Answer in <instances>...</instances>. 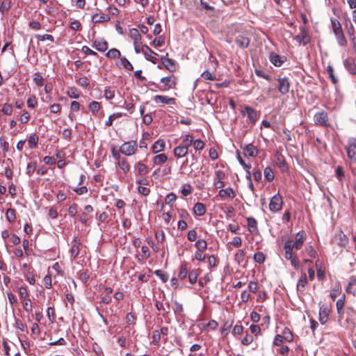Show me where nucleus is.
<instances>
[{"instance_id":"nucleus-1","label":"nucleus","mask_w":356,"mask_h":356,"mask_svg":"<svg viewBox=\"0 0 356 356\" xmlns=\"http://www.w3.org/2000/svg\"><path fill=\"white\" fill-rule=\"evenodd\" d=\"M307 238V235L304 232H298L294 238H289L283 241V250L284 251V258L290 261L291 265L296 270L299 269V259L294 250H299L303 246Z\"/></svg>"},{"instance_id":"nucleus-2","label":"nucleus","mask_w":356,"mask_h":356,"mask_svg":"<svg viewBox=\"0 0 356 356\" xmlns=\"http://www.w3.org/2000/svg\"><path fill=\"white\" fill-rule=\"evenodd\" d=\"M332 26L334 33L339 45L345 46L347 41L342 31L341 25L337 19L332 20Z\"/></svg>"},{"instance_id":"nucleus-3","label":"nucleus","mask_w":356,"mask_h":356,"mask_svg":"<svg viewBox=\"0 0 356 356\" xmlns=\"http://www.w3.org/2000/svg\"><path fill=\"white\" fill-rule=\"evenodd\" d=\"M136 150L137 142L136 140L124 143L120 147V152L128 156L134 154Z\"/></svg>"},{"instance_id":"nucleus-4","label":"nucleus","mask_w":356,"mask_h":356,"mask_svg":"<svg viewBox=\"0 0 356 356\" xmlns=\"http://www.w3.org/2000/svg\"><path fill=\"white\" fill-rule=\"evenodd\" d=\"M314 122L318 126L323 127H329L330 126L327 113L324 111L318 112L314 115Z\"/></svg>"},{"instance_id":"nucleus-5","label":"nucleus","mask_w":356,"mask_h":356,"mask_svg":"<svg viewBox=\"0 0 356 356\" xmlns=\"http://www.w3.org/2000/svg\"><path fill=\"white\" fill-rule=\"evenodd\" d=\"M283 204L282 196L277 193L272 197L269 203V209L272 212H277L281 210Z\"/></svg>"},{"instance_id":"nucleus-6","label":"nucleus","mask_w":356,"mask_h":356,"mask_svg":"<svg viewBox=\"0 0 356 356\" xmlns=\"http://www.w3.org/2000/svg\"><path fill=\"white\" fill-rule=\"evenodd\" d=\"M247 114L248 122L254 124L258 120V114L255 110L249 106H245L244 109L241 111V114L245 115Z\"/></svg>"},{"instance_id":"nucleus-7","label":"nucleus","mask_w":356,"mask_h":356,"mask_svg":"<svg viewBox=\"0 0 356 356\" xmlns=\"http://www.w3.org/2000/svg\"><path fill=\"white\" fill-rule=\"evenodd\" d=\"M346 150L348 157L356 163V138H350L348 139Z\"/></svg>"},{"instance_id":"nucleus-8","label":"nucleus","mask_w":356,"mask_h":356,"mask_svg":"<svg viewBox=\"0 0 356 356\" xmlns=\"http://www.w3.org/2000/svg\"><path fill=\"white\" fill-rule=\"evenodd\" d=\"M225 178V173L221 170H218L215 172L213 185L217 188H222L225 186L224 179Z\"/></svg>"},{"instance_id":"nucleus-9","label":"nucleus","mask_w":356,"mask_h":356,"mask_svg":"<svg viewBox=\"0 0 356 356\" xmlns=\"http://www.w3.org/2000/svg\"><path fill=\"white\" fill-rule=\"evenodd\" d=\"M142 53L147 60L156 63L159 55L153 51L147 45L145 44L142 47Z\"/></svg>"},{"instance_id":"nucleus-10","label":"nucleus","mask_w":356,"mask_h":356,"mask_svg":"<svg viewBox=\"0 0 356 356\" xmlns=\"http://www.w3.org/2000/svg\"><path fill=\"white\" fill-rule=\"evenodd\" d=\"M161 82L163 83L166 88H160V90L165 91L168 89L175 88L177 85V78L175 76L163 77L161 79Z\"/></svg>"},{"instance_id":"nucleus-11","label":"nucleus","mask_w":356,"mask_h":356,"mask_svg":"<svg viewBox=\"0 0 356 356\" xmlns=\"http://www.w3.org/2000/svg\"><path fill=\"white\" fill-rule=\"evenodd\" d=\"M330 313V309L327 305H323L319 308V321L322 325L326 323Z\"/></svg>"},{"instance_id":"nucleus-12","label":"nucleus","mask_w":356,"mask_h":356,"mask_svg":"<svg viewBox=\"0 0 356 356\" xmlns=\"http://www.w3.org/2000/svg\"><path fill=\"white\" fill-rule=\"evenodd\" d=\"M290 88V83L286 77L280 78L278 79V90L279 92L285 95L289 92Z\"/></svg>"},{"instance_id":"nucleus-13","label":"nucleus","mask_w":356,"mask_h":356,"mask_svg":"<svg viewBox=\"0 0 356 356\" xmlns=\"http://www.w3.org/2000/svg\"><path fill=\"white\" fill-rule=\"evenodd\" d=\"M168 56V54L167 53L165 56H161V60L165 67L170 72H172L176 70L175 60L172 58H169Z\"/></svg>"},{"instance_id":"nucleus-14","label":"nucleus","mask_w":356,"mask_h":356,"mask_svg":"<svg viewBox=\"0 0 356 356\" xmlns=\"http://www.w3.org/2000/svg\"><path fill=\"white\" fill-rule=\"evenodd\" d=\"M243 150L245 156L255 157L259 153L257 148L251 143L245 145Z\"/></svg>"},{"instance_id":"nucleus-15","label":"nucleus","mask_w":356,"mask_h":356,"mask_svg":"<svg viewBox=\"0 0 356 356\" xmlns=\"http://www.w3.org/2000/svg\"><path fill=\"white\" fill-rule=\"evenodd\" d=\"M154 101L155 103H162L165 104H175V99L172 97H169L165 95H155L154 97Z\"/></svg>"},{"instance_id":"nucleus-16","label":"nucleus","mask_w":356,"mask_h":356,"mask_svg":"<svg viewBox=\"0 0 356 356\" xmlns=\"http://www.w3.org/2000/svg\"><path fill=\"white\" fill-rule=\"evenodd\" d=\"M295 40L300 44H302L303 45H306L309 42V39L305 27H302L300 29V33L296 36Z\"/></svg>"},{"instance_id":"nucleus-17","label":"nucleus","mask_w":356,"mask_h":356,"mask_svg":"<svg viewBox=\"0 0 356 356\" xmlns=\"http://www.w3.org/2000/svg\"><path fill=\"white\" fill-rule=\"evenodd\" d=\"M218 195L222 199H225L226 197H229L230 199H234L236 197V193L231 187H227L225 189L220 188L218 193Z\"/></svg>"},{"instance_id":"nucleus-18","label":"nucleus","mask_w":356,"mask_h":356,"mask_svg":"<svg viewBox=\"0 0 356 356\" xmlns=\"http://www.w3.org/2000/svg\"><path fill=\"white\" fill-rule=\"evenodd\" d=\"M346 291L353 295L356 294V276L352 275L349 277Z\"/></svg>"},{"instance_id":"nucleus-19","label":"nucleus","mask_w":356,"mask_h":356,"mask_svg":"<svg viewBox=\"0 0 356 356\" xmlns=\"http://www.w3.org/2000/svg\"><path fill=\"white\" fill-rule=\"evenodd\" d=\"M165 147V143L162 139L157 140L152 145V150L154 153L156 154L163 152Z\"/></svg>"},{"instance_id":"nucleus-20","label":"nucleus","mask_w":356,"mask_h":356,"mask_svg":"<svg viewBox=\"0 0 356 356\" xmlns=\"http://www.w3.org/2000/svg\"><path fill=\"white\" fill-rule=\"evenodd\" d=\"M92 47L97 51L104 52L108 49V42L104 40H96L94 41Z\"/></svg>"},{"instance_id":"nucleus-21","label":"nucleus","mask_w":356,"mask_h":356,"mask_svg":"<svg viewBox=\"0 0 356 356\" xmlns=\"http://www.w3.org/2000/svg\"><path fill=\"white\" fill-rule=\"evenodd\" d=\"M235 42L240 48L245 49L249 46L250 40L243 35H238L236 38Z\"/></svg>"},{"instance_id":"nucleus-22","label":"nucleus","mask_w":356,"mask_h":356,"mask_svg":"<svg viewBox=\"0 0 356 356\" xmlns=\"http://www.w3.org/2000/svg\"><path fill=\"white\" fill-rule=\"evenodd\" d=\"M206 207L203 203L197 202L193 207V213L195 216H202L206 213Z\"/></svg>"},{"instance_id":"nucleus-23","label":"nucleus","mask_w":356,"mask_h":356,"mask_svg":"<svg viewBox=\"0 0 356 356\" xmlns=\"http://www.w3.org/2000/svg\"><path fill=\"white\" fill-rule=\"evenodd\" d=\"M81 246V242L75 239L74 241V244L72 245L70 250V256L72 259H75L79 255Z\"/></svg>"},{"instance_id":"nucleus-24","label":"nucleus","mask_w":356,"mask_h":356,"mask_svg":"<svg viewBox=\"0 0 356 356\" xmlns=\"http://www.w3.org/2000/svg\"><path fill=\"white\" fill-rule=\"evenodd\" d=\"M248 230L250 233L256 234L258 232L257 222L255 218L249 217L247 219Z\"/></svg>"},{"instance_id":"nucleus-25","label":"nucleus","mask_w":356,"mask_h":356,"mask_svg":"<svg viewBox=\"0 0 356 356\" xmlns=\"http://www.w3.org/2000/svg\"><path fill=\"white\" fill-rule=\"evenodd\" d=\"M270 60L275 66L280 67L283 64L284 58L276 54L272 53L270 55Z\"/></svg>"},{"instance_id":"nucleus-26","label":"nucleus","mask_w":356,"mask_h":356,"mask_svg":"<svg viewBox=\"0 0 356 356\" xmlns=\"http://www.w3.org/2000/svg\"><path fill=\"white\" fill-rule=\"evenodd\" d=\"M188 147L182 145L177 146L174 149L175 156L178 158H182L188 154Z\"/></svg>"},{"instance_id":"nucleus-27","label":"nucleus","mask_w":356,"mask_h":356,"mask_svg":"<svg viewBox=\"0 0 356 356\" xmlns=\"http://www.w3.org/2000/svg\"><path fill=\"white\" fill-rule=\"evenodd\" d=\"M307 278L306 273H302V275L298 282L297 286H296L297 291L302 292L305 290V286L307 285Z\"/></svg>"},{"instance_id":"nucleus-28","label":"nucleus","mask_w":356,"mask_h":356,"mask_svg":"<svg viewBox=\"0 0 356 356\" xmlns=\"http://www.w3.org/2000/svg\"><path fill=\"white\" fill-rule=\"evenodd\" d=\"M129 36L134 40V43H138L142 38L139 31L136 28H133L129 30Z\"/></svg>"},{"instance_id":"nucleus-29","label":"nucleus","mask_w":356,"mask_h":356,"mask_svg":"<svg viewBox=\"0 0 356 356\" xmlns=\"http://www.w3.org/2000/svg\"><path fill=\"white\" fill-rule=\"evenodd\" d=\"M110 19H111L110 17L108 15H106L104 13L102 14L100 16H99L98 14H95L92 17V21L95 24L108 22Z\"/></svg>"},{"instance_id":"nucleus-30","label":"nucleus","mask_w":356,"mask_h":356,"mask_svg":"<svg viewBox=\"0 0 356 356\" xmlns=\"http://www.w3.org/2000/svg\"><path fill=\"white\" fill-rule=\"evenodd\" d=\"M154 163L156 165H161L165 163L168 160V156L165 154H160L154 157Z\"/></svg>"},{"instance_id":"nucleus-31","label":"nucleus","mask_w":356,"mask_h":356,"mask_svg":"<svg viewBox=\"0 0 356 356\" xmlns=\"http://www.w3.org/2000/svg\"><path fill=\"white\" fill-rule=\"evenodd\" d=\"M6 218L10 222H13L16 218V211L13 209H8L6 211Z\"/></svg>"},{"instance_id":"nucleus-32","label":"nucleus","mask_w":356,"mask_h":356,"mask_svg":"<svg viewBox=\"0 0 356 356\" xmlns=\"http://www.w3.org/2000/svg\"><path fill=\"white\" fill-rule=\"evenodd\" d=\"M89 109L93 115H96L101 108L100 103L96 101H92L89 104Z\"/></svg>"},{"instance_id":"nucleus-33","label":"nucleus","mask_w":356,"mask_h":356,"mask_svg":"<svg viewBox=\"0 0 356 356\" xmlns=\"http://www.w3.org/2000/svg\"><path fill=\"white\" fill-rule=\"evenodd\" d=\"M344 65L349 72L352 74H356V65L348 60L344 61Z\"/></svg>"},{"instance_id":"nucleus-34","label":"nucleus","mask_w":356,"mask_h":356,"mask_svg":"<svg viewBox=\"0 0 356 356\" xmlns=\"http://www.w3.org/2000/svg\"><path fill=\"white\" fill-rule=\"evenodd\" d=\"M264 174L265 179L268 181L270 182V181H272L274 179V177H275L274 173H273L272 169L270 167H266L264 169Z\"/></svg>"},{"instance_id":"nucleus-35","label":"nucleus","mask_w":356,"mask_h":356,"mask_svg":"<svg viewBox=\"0 0 356 356\" xmlns=\"http://www.w3.org/2000/svg\"><path fill=\"white\" fill-rule=\"evenodd\" d=\"M118 164L122 170H123V172L125 173L130 170V165L127 161V160L124 159H120L119 161H118Z\"/></svg>"},{"instance_id":"nucleus-36","label":"nucleus","mask_w":356,"mask_h":356,"mask_svg":"<svg viewBox=\"0 0 356 356\" xmlns=\"http://www.w3.org/2000/svg\"><path fill=\"white\" fill-rule=\"evenodd\" d=\"M106 56L109 58H116L120 57V51L115 49H111L106 54Z\"/></svg>"},{"instance_id":"nucleus-37","label":"nucleus","mask_w":356,"mask_h":356,"mask_svg":"<svg viewBox=\"0 0 356 356\" xmlns=\"http://www.w3.org/2000/svg\"><path fill=\"white\" fill-rule=\"evenodd\" d=\"M23 309L28 313H30L33 310V306L31 301L29 298L22 300Z\"/></svg>"},{"instance_id":"nucleus-38","label":"nucleus","mask_w":356,"mask_h":356,"mask_svg":"<svg viewBox=\"0 0 356 356\" xmlns=\"http://www.w3.org/2000/svg\"><path fill=\"white\" fill-rule=\"evenodd\" d=\"M255 262L258 264H263L265 261L266 256L262 252H257L253 257Z\"/></svg>"},{"instance_id":"nucleus-39","label":"nucleus","mask_w":356,"mask_h":356,"mask_svg":"<svg viewBox=\"0 0 356 356\" xmlns=\"http://www.w3.org/2000/svg\"><path fill=\"white\" fill-rule=\"evenodd\" d=\"M201 77L204 80L216 81L217 79L216 74L210 72L209 70L203 72Z\"/></svg>"},{"instance_id":"nucleus-40","label":"nucleus","mask_w":356,"mask_h":356,"mask_svg":"<svg viewBox=\"0 0 356 356\" xmlns=\"http://www.w3.org/2000/svg\"><path fill=\"white\" fill-rule=\"evenodd\" d=\"M284 338V340L288 341V342H291L293 341V334H292V332H291V330L287 328V327H285L283 331H282V335Z\"/></svg>"},{"instance_id":"nucleus-41","label":"nucleus","mask_w":356,"mask_h":356,"mask_svg":"<svg viewBox=\"0 0 356 356\" xmlns=\"http://www.w3.org/2000/svg\"><path fill=\"white\" fill-rule=\"evenodd\" d=\"M197 250L204 251L207 248V243L204 239H200L195 244Z\"/></svg>"},{"instance_id":"nucleus-42","label":"nucleus","mask_w":356,"mask_h":356,"mask_svg":"<svg viewBox=\"0 0 356 356\" xmlns=\"http://www.w3.org/2000/svg\"><path fill=\"white\" fill-rule=\"evenodd\" d=\"M38 136L35 134L31 135L28 140V143H29V147L31 149L36 147L37 145H38Z\"/></svg>"},{"instance_id":"nucleus-43","label":"nucleus","mask_w":356,"mask_h":356,"mask_svg":"<svg viewBox=\"0 0 356 356\" xmlns=\"http://www.w3.org/2000/svg\"><path fill=\"white\" fill-rule=\"evenodd\" d=\"M198 273L196 270L190 271L188 274V281L191 284H195L197 282Z\"/></svg>"},{"instance_id":"nucleus-44","label":"nucleus","mask_w":356,"mask_h":356,"mask_svg":"<svg viewBox=\"0 0 356 356\" xmlns=\"http://www.w3.org/2000/svg\"><path fill=\"white\" fill-rule=\"evenodd\" d=\"M122 116L121 113H115L111 115H109L108 120L105 122V124L107 127H110L113 124V122L114 120L119 118Z\"/></svg>"},{"instance_id":"nucleus-45","label":"nucleus","mask_w":356,"mask_h":356,"mask_svg":"<svg viewBox=\"0 0 356 356\" xmlns=\"http://www.w3.org/2000/svg\"><path fill=\"white\" fill-rule=\"evenodd\" d=\"M177 196L175 193H171L166 195L165 198V204L170 205V207L172 206L174 202L176 201Z\"/></svg>"},{"instance_id":"nucleus-46","label":"nucleus","mask_w":356,"mask_h":356,"mask_svg":"<svg viewBox=\"0 0 356 356\" xmlns=\"http://www.w3.org/2000/svg\"><path fill=\"white\" fill-rule=\"evenodd\" d=\"M245 253L243 250H238L235 254V260L238 264L242 263L245 259Z\"/></svg>"},{"instance_id":"nucleus-47","label":"nucleus","mask_w":356,"mask_h":356,"mask_svg":"<svg viewBox=\"0 0 356 356\" xmlns=\"http://www.w3.org/2000/svg\"><path fill=\"white\" fill-rule=\"evenodd\" d=\"M136 169L139 175H144L147 173V168L146 165L138 162L136 164Z\"/></svg>"},{"instance_id":"nucleus-48","label":"nucleus","mask_w":356,"mask_h":356,"mask_svg":"<svg viewBox=\"0 0 356 356\" xmlns=\"http://www.w3.org/2000/svg\"><path fill=\"white\" fill-rule=\"evenodd\" d=\"M10 0H3L0 6V12L3 14L6 11L8 10L10 8Z\"/></svg>"},{"instance_id":"nucleus-49","label":"nucleus","mask_w":356,"mask_h":356,"mask_svg":"<svg viewBox=\"0 0 356 356\" xmlns=\"http://www.w3.org/2000/svg\"><path fill=\"white\" fill-rule=\"evenodd\" d=\"M193 143V138L191 135H186L182 140V145L188 148Z\"/></svg>"},{"instance_id":"nucleus-50","label":"nucleus","mask_w":356,"mask_h":356,"mask_svg":"<svg viewBox=\"0 0 356 356\" xmlns=\"http://www.w3.org/2000/svg\"><path fill=\"white\" fill-rule=\"evenodd\" d=\"M19 296L21 299L29 298V294L26 287L21 286L18 288Z\"/></svg>"},{"instance_id":"nucleus-51","label":"nucleus","mask_w":356,"mask_h":356,"mask_svg":"<svg viewBox=\"0 0 356 356\" xmlns=\"http://www.w3.org/2000/svg\"><path fill=\"white\" fill-rule=\"evenodd\" d=\"M121 65L127 70H132L133 66L131 63L124 57H121L120 58Z\"/></svg>"},{"instance_id":"nucleus-52","label":"nucleus","mask_w":356,"mask_h":356,"mask_svg":"<svg viewBox=\"0 0 356 356\" xmlns=\"http://www.w3.org/2000/svg\"><path fill=\"white\" fill-rule=\"evenodd\" d=\"M154 234H155V238L157 240V242L159 243H163L165 240V234L163 230L156 231V232H155Z\"/></svg>"},{"instance_id":"nucleus-53","label":"nucleus","mask_w":356,"mask_h":356,"mask_svg":"<svg viewBox=\"0 0 356 356\" xmlns=\"http://www.w3.org/2000/svg\"><path fill=\"white\" fill-rule=\"evenodd\" d=\"M188 274V273L186 266L185 265H182L178 274V278L180 280H184L186 278Z\"/></svg>"},{"instance_id":"nucleus-54","label":"nucleus","mask_w":356,"mask_h":356,"mask_svg":"<svg viewBox=\"0 0 356 356\" xmlns=\"http://www.w3.org/2000/svg\"><path fill=\"white\" fill-rule=\"evenodd\" d=\"M36 170V162H31L28 163L26 167V174L31 177Z\"/></svg>"},{"instance_id":"nucleus-55","label":"nucleus","mask_w":356,"mask_h":356,"mask_svg":"<svg viewBox=\"0 0 356 356\" xmlns=\"http://www.w3.org/2000/svg\"><path fill=\"white\" fill-rule=\"evenodd\" d=\"M161 339V336L160 333L159 332V330H154L152 333V343L154 345H159V341Z\"/></svg>"},{"instance_id":"nucleus-56","label":"nucleus","mask_w":356,"mask_h":356,"mask_svg":"<svg viewBox=\"0 0 356 356\" xmlns=\"http://www.w3.org/2000/svg\"><path fill=\"white\" fill-rule=\"evenodd\" d=\"M344 304H345V296H343L341 298H339L337 301L336 305H337V312L339 314H341L342 312L343 308L344 307Z\"/></svg>"},{"instance_id":"nucleus-57","label":"nucleus","mask_w":356,"mask_h":356,"mask_svg":"<svg viewBox=\"0 0 356 356\" xmlns=\"http://www.w3.org/2000/svg\"><path fill=\"white\" fill-rule=\"evenodd\" d=\"M33 81L38 86H42L44 84V79L39 72L35 74Z\"/></svg>"},{"instance_id":"nucleus-58","label":"nucleus","mask_w":356,"mask_h":356,"mask_svg":"<svg viewBox=\"0 0 356 356\" xmlns=\"http://www.w3.org/2000/svg\"><path fill=\"white\" fill-rule=\"evenodd\" d=\"M232 322L226 321L221 329L222 334L226 336L229 333V329L232 327Z\"/></svg>"},{"instance_id":"nucleus-59","label":"nucleus","mask_w":356,"mask_h":356,"mask_svg":"<svg viewBox=\"0 0 356 356\" xmlns=\"http://www.w3.org/2000/svg\"><path fill=\"white\" fill-rule=\"evenodd\" d=\"M339 241L338 243L339 245L343 247L348 244V238L346 236V235H345L343 233H341V234H339Z\"/></svg>"},{"instance_id":"nucleus-60","label":"nucleus","mask_w":356,"mask_h":356,"mask_svg":"<svg viewBox=\"0 0 356 356\" xmlns=\"http://www.w3.org/2000/svg\"><path fill=\"white\" fill-rule=\"evenodd\" d=\"M104 97L106 99H112L115 97V90L110 88H106L104 90Z\"/></svg>"},{"instance_id":"nucleus-61","label":"nucleus","mask_w":356,"mask_h":356,"mask_svg":"<svg viewBox=\"0 0 356 356\" xmlns=\"http://www.w3.org/2000/svg\"><path fill=\"white\" fill-rule=\"evenodd\" d=\"M1 111L5 115H11L13 113V106L9 104H4L3 105Z\"/></svg>"},{"instance_id":"nucleus-62","label":"nucleus","mask_w":356,"mask_h":356,"mask_svg":"<svg viewBox=\"0 0 356 356\" xmlns=\"http://www.w3.org/2000/svg\"><path fill=\"white\" fill-rule=\"evenodd\" d=\"M47 316L51 322H53L56 318L55 310L53 307H49L47 310Z\"/></svg>"},{"instance_id":"nucleus-63","label":"nucleus","mask_w":356,"mask_h":356,"mask_svg":"<svg viewBox=\"0 0 356 356\" xmlns=\"http://www.w3.org/2000/svg\"><path fill=\"white\" fill-rule=\"evenodd\" d=\"M67 95L70 97L74 99H78L79 97V94L76 88H70L67 91Z\"/></svg>"},{"instance_id":"nucleus-64","label":"nucleus","mask_w":356,"mask_h":356,"mask_svg":"<svg viewBox=\"0 0 356 356\" xmlns=\"http://www.w3.org/2000/svg\"><path fill=\"white\" fill-rule=\"evenodd\" d=\"M38 104L37 99L35 96H32L27 99V106L29 108H34Z\"/></svg>"}]
</instances>
